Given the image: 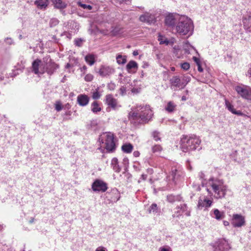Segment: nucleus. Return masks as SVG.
Returning a JSON list of instances; mask_svg holds the SVG:
<instances>
[{
    "mask_svg": "<svg viewBox=\"0 0 251 251\" xmlns=\"http://www.w3.org/2000/svg\"><path fill=\"white\" fill-rule=\"evenodd\" d=\"M167 200L170 202H173L176 201H180V198L179 196H175L170 195L167 196Z\"/></svg>",
    "mask_w": 251,
    "mask_h": 251,
    "instance_id": "33",
    "label": "nucleus"
},
{
    "mask_svg": "<svg viewBox=\"0 0 251 251\" xmlns=\"http://www.w3.org/2000/svg\"><path fill=\"white\" fill-rule=\"evenodd\" d=\"M183 82L186 83V85L190 81V77L189 76H185L183 79Z\"/></svg>",
    "mask_w": 251,
    "mask_h": 251,
    "instance_id": "51",
    "label": "nucleus"
},
{
    "mask_svg": "<svg viewBox=\"0 0 251 251\" xmlns=\"http://www.w3.org/2000/svg\"><path fill=\"white\" fill-rule=\"evenodd\" d=\"M176 105L172 101H169L165 107V109L169 112H173L176 109Z\"/></svg>",
    "mask_w": 251,
    "mask_h": 251,
    "instance_id": "29",
    "label": "nucleus"
},
{
    "mask_svg": "<svg viewBox=\"0 0 251 251\" xmlns=\"http://www.w3.org/2000/svg\"><path fill=\"white\" fill-rule=\"evenodd\" d=\"M194 27L193 21L190 18L187 16H181L178 18L175 30L180 35L190 36L193 33Z\"/></svg>",
    "mask_w": 251,
    "mask_h": 251,
    "instance_id": "4",
    "label": "nucleus"
},
{
    "mask_svg": "<svg viewBox=\"0 0 251 251\" xmlns=\"http://www.w3.org/2000/svg\"><path fill=\"white\" fill-rule=\"evenodd\" d=\"M91 110L93 113H96L100 111L101 108L97 101H94L91 104Z\"/></svg>",
    "mask_w": 251,
    "mask_h": 251,
    "instance_id": "25",
    "label": "nucleus"
},
{
    "mask_svg": "<svg viewBox=\"0 0 251 251\" xmlns=\"http://www.w3.org/2000/svg\"><path fill=\"white\" fill-rule=\"evenodd\" d=\"M89 101V98L86 95L80 94L77 97V102L81 106L87 105Z\"/></svg>",
    "mask_w": 251,
    "mask_h": 251,
    "instance_id": "16",
    "label": "nucleus"
},
{
    "mask_svg": "<svg viewBox=\"0 0 251 251\" xmlns=\"http://www.w3.org/2000/svg\"><path fill=\"white\" fill-rule=\"evenodd\" d=\"M147 177V175H144V174H143V175H142V176H141V177L142 178V179H143V180H145V179H146Z\"/></svg>",
    "mask_w": 251,
    "mask_h": 251,
    "instance_id": "64",
    "label": "nucleus"
},
{
    "mask_svg": "<svg viewBox=\"0 0 251 251\" xmlns=\"http://www.w3.org/2000/svg\"><path fill=\"white\" fill-rule=\"evenodd\" d=\"M54 8L59 9L61 11L63 9V3L62 0H51Z\"/></svg>",
    "mask_w": 251,
    "mask_h": 251,
    "instance_id": "26",
    "label": "nucleus"
},
{
    "mask_svg": "<svg viewBox=\"0 0 251 251\" xmlns=\"http://www.w3.org/2000/svg\"><path fill=\"white\" fill-rule=\"evenodd\" d=\"M213 214L215 219L218 220H221L223 219L225 217L224 213L223 212H220L218 209H215L213 210Z\"/></svg>",
    "mask_w": 251,
    "mask_h": 251,
    "instance_id": "24",
    "label": "nucleus"
},
{
    "mask_svg": "<svg viewBox=\"0 0 251 251\" xmlns=\"http://www.w3.org/2000/svg\"><path fill=\"white\" fill-rule=\"evenodd\" d=\"M77 3V4L79 6L81 7L82 8H83L84 9H88L89 10H91L92 8V7L90 5H87V4H83L81 1H79Z\"/></svg>",
    "mask_w": 251,
    "mask_h": 251,
    "instance_id": "39",
    "label": "nucleus"
},
{
    "mask_svg": "<svg viewBox=\"0 0 251 251\" xmlns=\"http://www.w3.org/2000/svg\"><path fill=\"white\" fill-rule=\"evenodd\" d=\"M158 40L159 41L160 44L168 45L170 44L169 41L165 37L160 33L158 34Z\"/></svg>",
    "mask_w": 251,
    "mask_h": 251,
    "instance_id": "28",
    "label": "nucleus"
},
{
    "mask_svg": "<svg viewBox=\"0 0 251 251\" xmlns=\"http://www.w3.org/2000/svg\"><path fill=\"white\" fill-rule=\"evenodd\" d=\"M162 150V148L160 145H156L152 147V151L154 153L159 152Z\"/></svg>",
    "mask_w": 251,
    "mask_h": 251,
    "instance_id": "37",
    "label": "nucleus"
},
{
    "mask_svg": "<svg viewBox=\"0 0 251 251\" xmlns=\"http://www.w3.org/2000/svg\"><path fill=\"white\" fill-rule=\"evenodd\" d=\"M57 66L52 62L49 56L45 57L43 60L36 59L32 63L33 71L36 74H43L47 72L49 75H51Z\"/></svg>",
    "mask_w": 251,
    "mask_h": 251,
    "instance_id": "3",
    "label": "nucleus"
},
{
    "mask_svg": "<svg viewBox=\"0 0 251 251\" xmlns=\"http://www.w3.org/2000/svg\"><path fill=\"white\" fill-rule=\"evenodd\" d=\"M84 40L82 38H77L74 41L75 44V46L78 47H81L83 43L84 42Z\"/></svg>",
    "mask_w": 251,
    "mask_h": 251,
    "instance_id": "38",
    "label": "nucleus"
},
{
    "mask_svg": "<svg viewBox=\"0 0 251 251\" xmlns=\"http://www.w3.org/2000/svg\"><path fill=\"white\" fill-rule=\"evenodd\" d=\"M54 107L55 109L57 111H61L62 109V104L61 101L60 100L56 101L54 103Z\"/></svg>",
    "mask_w": 251,
    "mask_h": 251,
    "instance_id": "36",
    "label": "nucleus"
},
{
    "mask_svg": "<svg viewBox=\"0 0 251 251\" xmlns=\"http://www.w3.org/2000/svg\"><path fill=\"white\" fill-rule=\"evenodd\" d=\"M235 90L242 98L251 100V88L246 85H237L235 87Z\"/></svg>",
    "mask_w": 251,
    "mask_h": 251,
    "instance_id": "7",
    "label": "nucleus"
},
{
    "mask_svg": "<svg viewBox=\"0 0 251 251\" xmlns=\"http://www.w3.org/2000/svg\"><path fill=\"white\" fill-rule=\"evenodd\" d=\"M170 81L172 86L176 88L182 89L186 86V83L181 82L180 78L177 76H173Z\"/></svg>",
    "mask_w": 251,
    "mask_h": 251,
    "instance_id": "14",
    "label": "nucleus"
},
{
    "mask_svg": "<svg viewBox=\"0 0 251 251\" xmlns=\"http://www.w3.org/2000/svg\"><path fill=\"white\" fill-rule=\"evenodd\" d=\"M131 92L133 93H138L139 92V91H138V89L133 88L131 90Z\"/></svg>",
    "mask_w": 251,
    "mask_h": 251,
    "instance_id": "61",
    "label": "nucleus"
},
{
    "mask_svg": "<svg viewBox=\"0 0 251 251\" xmlns=\"http://www.w3.org/2000/svg\"><path fill=\"white\" fill-rule=\"evenodd\" d=\"M225 105L228 110L231 112L233 113L235 109L233 108V106L227 100H225Z\"/></svg>",
    "mask_w": 251,
    "mask_h": 251,
    "instance_id": "35",
    "label": "nucleus"
},
{
    "mask_svg": "<svg viewBox=\"0 0 251 251\" xmlns=\"http://www.w3.org/2000/svg\"><path fill=\"white\" fill-rule=\"evenodd\" d=\"M184 50L185 51V52L187 54L190 53V50L191 48H193V47L189 44L186 43L184 46Z\"/></svg>",
    "mask_w": 251,
    "mask_h": 251,
    "instance_id": "41",
    "label": "nucleus"
},
{
    "mask_svg": "<svg viewBox=\"0 0 251 251\" xmlns=\"http://www.w3.org/2000/svg\"><path fill=\"white\" fill-rule=\"evenodd\" d=\"M93 78H94V76L93 75H92L91 74H87L84 77V79L87 82H90V81H92Z\"/></svg>",
    "mask_w": 251,
    "mask_h": 251,
    "instance_id": "43",
    "label": "nucleus"
},
{
    "mask_svg": "<svg viewBox=\"0 0 251 251\" xmlns=\"http://www.w3.org/2000/svg\"><path fill=\"white\" fill-rule=\"evenodd\" d=\"M232 113L240 116L244 115L240 111H236L235 109L234 110Z\"/></svg>",
    "mask_w": 251,
    "mask_h": 251,
    "instance_id": "54",
    "label": "nucleus"
},
{
    "mask_svg": "<svg viewBox=\"0 0 251 251\" xmlns=\"http://www.w3.org/2000/svg\"><path fill=\"white\" fill-rule=\"evenodd\" d=\"M75 65L74 63H72L71 62L68 63L65 66V70H67V71L69 73H73L74 72V67Z\"/></svg>",
    "mask_w": 251,
    "mask_h": 251,
    "instance_id": "34",
    "label": "nucleus"
},
{
    "mask_svg": "<svg viewBox=\"0 0 251 251\" xmlns=\"http://www.w3.org/2000/svg\"><path fill=\"white\" fill-rule=\"evenodd\" d=\"M138 68L137 63L133 60L130 61L126 65V68L128 73H131L132 70H136Z\"/></svg>",
    "mask_w": 251,
    "mask_h": 251,
    "instance_id": "21",
    "label": "nucleus"
},
{
    "mask_svg": "<svg viewBox=\"0 0 251 251\" xmlns=\"http://www.w3.org/2000/svg\"><path fill=\"white\" fill-rule=\"evenodd\" d=\"M178 19L173 14H169L165 18V24L168 26H172L175 24L176 21Z\"/></svg>",
    "mask_w": 251,
    "mask_h": 251,
    "instance_id": "19",
    "label": "nucleus"
},
{
    "mask_svg": "<svg viewBox=\"0 0 251 251\" xmlns=\"http://www.w3.org/2000/svg\"><path fill=\"white\" fill-rule=\"evenodd\" d=\"M92 189L95 192H105L108 189L107 184L100 179H96L92 184Z\"/></svg>",
    "mask_w": 251,
    "mask_h": 251,
    "instance_id": "10",
    "label": "nucleus"
},
{
    "mask_svg": "<svg viewBox=\"0 0 251 251\" xmlns=\"http://www.w3.org/2000/svg\"><path fill=\"white\" fill-rule=\"evenodd\" d=\"M152 136H153V139H154V140H155L156 141H159V140H160V134L159 132H157V131H153L152 132Z\"/></svg>",
    "mask_w": 251,
    "mask_h": 251,
    "instance_id": "40",
    "label": "nucleus"
},
{
    "mask_svg": "<svg viewBox=\"0 0 251 251\" xmlns=\"http://www.w3.org/2000/svg\"><path fill=\"white\" fill-rule=\"evenodd\" d=\"M173 52L177 58H180L181 57V50L179 46L176 45L174 47Z\"/></svg>",
    "mask_w": 251,
    "mask_h": 251,
    "instance_id": "31",
    "label": "nucleus"
},
{
    "mask_svg": "<svg viewBox=\"0 0 251 251\" xmlns=\"http://www.w3.org/2000/svg\"><path fill=\"white\" fill-rule=\"evenodd\" d=\"M247 75L249 76V77H251V64L250 65V67L247 71Z\"/></svg>",
    "mask_w": 251,
    "mask_h": 251,
    "instance_id": "58",
    "label": "nucleus"
},
{
    "mask_svg": "<svg viewBox=\"0 0 251 251\" xmlns=\"http://www.w3.org/2000/svg\"><path fill=\"white\" fill-rule=\"evenodd\" d=\"M100 147L99 149L106 150L108 152L113 151L115 150L116 146L114 134L110 132L101 134L99 137Z\"/></svg>",
    "mask_w": 251,
    "mask_h": 251,
    "instance_id": "6",
    "label": "nucleus"
},
{
    "mask_svg": "<svg viewBox=\"0 0 251 251\" xmlns=\"http://www.w3.org/2000/svg\"><path fill=\"white\" fill-rule=\"evenodd\" d=\"M71 106H72V105L70 103H67L64 106V109H67V110H68L71 108Z\"/></svg>",
    "mask_w": 251,
    "mask_h": 251,
    "instance_id": "56",
    "label": "nucleus"
},
{
    "mask_svg": "<svg viewBox=\"0 0 251 251\" xmlns=\"http://www.w3.org/2000/svg\"><path fill=\"white\" fill-rule=\"evenodd\" d=\"M201 143L199 137L195 135H182L180 141V148L185 152L196 150Z\"/></svg>",
    "mask_w": 251,
    "mask_h": 251,
    "instance_id": "5",
    "label": "nucleus"
},
{
    "mask_svg": "<svg viewBox=\"0 0 251 251\" xmlns=\"http://www.w3.org/2000/svg\"><path fill=\"white\" fill-rule=\"evenodd\" d=\"M73 112L71 110H68L65 112V115L67 119H69L72 115Z\"/></svg>",
    "mask_w": 251,
    "mask_h": 251,
    "instance_id": "49",
    "label": "nucleus"
},
{
    "mask_svg": "<svg viewBox=\"0 0 251 251\" xmlns=\"http://www.w3.org/2000/svg\"><path fill=\"white\" fill-rule=\"evenodd\" d=\"M107 87L110 90L112 91L115 88V85L113 83H110L108 84Z\"/></svg>",
    "mask_w": 251,
    "mask_h": 251,
    "instance_id": "48",
    "label": "nucleus"
},
{
    "mask_svg": "<svg viewBox=\"0 0 251 251\" xmlns=\"http://www.w3.org/2000/svg\"><path fill=\"white\" fill-rule=\"evenodd\" d=\"M114 69L110 66H101L98 72L99 75L105 77L113 74Z\"/></svg>",
    "mask_w": 251,
    "mask_h": 251,
    "instance_id": "13",
    "label": "nucleus"
},
{
    "mask_svg": "<svg viewBox=\"0 0 251 251\" xmlns=\"http://www.w3.org/2000/svg\"><path fill=\"white\" fill-rule=\"evenodd\" d=\"M122 149L126 153H130L133 150V146L130 144H126L122 146Z\"/></svg>",
    "mask_w": 251,
    "mask_h": 251,
    "instance_id": "27",
    "label": "nucleus"
},
{
    "mask_svg": "<svg viewBox=\"0 0 251 251\" xmlns=\"http://www.w3.org/2000/svg\"><path fill=\"white\" fill-rule=\"evenodd\" d=\"M111 167H112L113 170L117 173H119L121 171V168L119 167L118 164V161L117 158H113L111 160Z\"/></svg>",
    "mask_w": 251,
    "mask_h": 251,
    "instance_id": "22",
    "label": "nucleus"
},
{
    "mask_svg": "<svg viewBox=\"0 0 251 251\" xmlns=\"http://www.w3.org/2000/svg\"><path fill=\"white\" fill-rule=\"evenodd\" d=\"M101 96V94L98 91V89H96V91L93 93L92 98L93 99L97 100L99 99Z\"/></svg>",
    "mask_w": 251,
    "mask_h": 251,
    "instance_id": "42",
    "label": "nucleus"
},
{
    "mask_svg": "<svg viewBox=\"0 0 251 251\" xmlns=\"http://www.w3.org/2000/svg\"><path fill=\"white\" fill-rule=\"evenodd\" d=\"M193 59L195 61V62L196 63L197 65H199V64H201V61H200V59L198 58H197V57H196L195 56H194L193 57Z\"/></svg>",
    "mask_w": 251,
    "mask_h": 251,
    "instance_id": "53",
    "label": "nucleus"
},
{
    "mask_svg": "<svg viewBox=\"0 0 251 251\" xmlns=\"http://www.w3.org/2000/svg\"><path fill=\"white\" fill-rule=\"evenodd\" d=\"M211 245L213 251H228L230 249L229 244L225 239H220Z\"/></svg>",
    "mask_w": 251,
    "mask_h": 251,
    "instance_id": "8",
    "label": "nucleus"
},
{
    "mask_svg": "<svg viewBox=\"0 0 251 251\" xmlns=\"http://www.w3.org/2000/svg\"><path fill=\"white\" fill-rule=\"evenodd\" d=\"M85 61L90 66L93 65L95 62V56L92 54H89L85 57Z\"/></svg>",
    "mask_w": 251,
    "mask_h": 251,
    "instance_id": "23",
    "label": "nucleus"
},
{
    "mask_svg": "<svg viewBox=\"0 0 251 251\" xmlns=\"http://www.w3.org/2000/svg\"><path fill=\"white\" fill-rule=\"evenodd\" d=\"M206 187L208 193L217 199L224 198L227 189L223 180L214 177L208 180Z\"/></svg>",
    "mask_w": 251,
    "mask_h": 251,
    "instance_id": "2",
    "label": "nucleus"
},
{
    "mask_svg": "<svg viewBox=\"0 0 251 251\" xmlns=\"http://www.w3.org/2000/svg\"><path fill=\"white\" fill-rule=\"evenodd\" d=\"M148 211L150 213H157L158 211V209L157 204L156 203L152 204L149 208Z\"/></svg>",
    "mask_w": 251,
    "mask_h": 251,
    "instance_id": "32",
    "label": "nucleus"
},
{
    "mask_svg": "<svg viewBox=\"0 0 251 251\" xmlns=\"http://www.w3.org/2000/svg\"><path fill=\"white\" fill-rule=\"evenodd\" d=\"M139 19L140 21L143 22H146L149 24L154 23L155 22V18L153 15L149 13H146L142 15Z\"/></svg>",
    "mask_w": 251,
    "mask_h": 251,
    "instance_id": "15",
    "label": "nucleus"
},
{
    "mask_svg": "<svg viewBox=\"0 0 251 251\" xmlns=\"http://www.w3.org/2000/svg\"><path fill=\"white\" fill-rule=\"evenodd\" d=\"M133 154L135 156L137 157L139 155V152L138 151H134Z\"/></svg>",
    "mask_w": 251,
    "mask_h": 251,
    "instance_id": "63",
    "label": "nucleus"
},
{
    "mask_svg": "<svg viewBox=\"0 0 251 251\" xmlns=\"http://www.w3.org/2000/svg\"><path fill=\"white\" fill-rule=\"evenodd\" d=\"M105 102L109 107L113 109H116L120 106L118 104L116 99H114L112 95L109 94L105 96Z\"/></svg>",
    "mask_w": 251,
    "mask_h": 251,
    "instance_id": "12",
    "label": "nucleus"
},
{
    "mask_svg": "<svg viewBox=\"0 0 251 251\" xmlns=\"http://www.w3.org/2000/svg\"><path fill=\"white\" fill-rule=\"evenodd\" d=\"M153 116V112L149 105H137L129 113V118L131 121L138 123H147Z\"/></svg>",
    "mask_w": 251,
    "mask_h": 251,
    "instance_id": "1",
    "label": "nucleus"
},
{
    "mask_svg": "<svg viewBox=\"0 0 251 251\" xmlns=\"http://www.w3.org/2000/svg\"><path fill=\"white\" fill-rule=\"evenodd\" d=\"M5 41L8 44H11L12 43L13 40L11 38H7L5 40Z\"/></svg>",
    "mask_w": 251,
    "mask_h": 251,
    "instance_id": "55",
    "label": "nucleus"
},
{
    "mask_svg": "<svg viewBox=\"0 0 251 251\" xmlns=\"http://www.w3.org/2000/svg\"><path fill=\"white\" fill-rule=\"evenodd\" d=\"M183 176V173L181 170L173 168L172 169L170 175L167 177V179L168 181L172 180V182L175 184L180 180Z\"/></svg>",
    "mask_w": 251,
    "mask_h": 251,
    "instance_id": "9",
    "label": "nucleus"
},
{
    "mask_svg": "<svg viewBox=\"0 0 251 251\" xmlns=\"http://www.w3.org/2000/svg\"><path fill=\"white\" fill-rule=\"evenodd\" d=\"M176 211L174 212V214H173V217L174 218L178 217L181 214V212L180 209H177V208H176Z\"/></svg>",
    "mask_w": 251,
    "mask_h": 251,
    "instance_id": "47",
    "label": "nucleus"
},
{
    "mask_svg": "<svg viewBox=\"0 0 251 251\" xmlns=\"http://www.w3.org/2000/svg\"><path fill=\"white\" fill-rule=\"evenodd\" d=\"M223 224L225 226H227L229 225V222L228 221H223Z\"/></svg>",
    "mask_w": 251,
    "mask_h": 251,
    "instance_id": "62",
    "label": "nucleus"
},
{
    "mask_svg": "<svg viewBox=\"0 0 251 251\" xmlns=\"http://www.w3.org/2000/svg\"><path fill=\"white\" fill-rule=\"evenodd\" d=\"M117 62L119 64H124L126 62V57L119 54L116 57Z\"/></svg>",
    "mask_w": 251,
    "mask_h": 251,
    "instance_id": "30",
    "label": "nucleus"
},
{
    "mask_svg": "<svg viewBox=\"0 0 251 251\" xmlns=\"http://www.w3.org/2000/svg\"><path fill=\"white\" fill-rule=\"evenodd\" d=\"M245 217L241 214H234L232 216L231 224L235 227H240L245 225Z\"/></svg>",
    "mask_w": 251,
    "mask_h": 251,
    "instance_id": "11",
    "label": "nucleus"
},
{
    "mask_svg": "<svg viewBox=\"0 0 251 251\" xmlns=\"http://www.w3.org/2000/svg\"><path fill=\"white\" fill-rule=\"evenodd\" d=\"M212 203L211 200H207L206 198L204 199H200L198 203V207L200 209H201L203 207L207 208L210 207Z\"/></svg>",
    "mask_w": 251,
    "mask_h": 251,
    "instance_id": "17",
    "label": "nucleus"
},
{
    "mask_svg": "<svg viewBox=\"0 0 251 251\" xmlns=\"http://www.w3.org/2000/svg\"><path fill=\"white\" fill-rule=\"evenodd\" d=\"M198 70L200 72H202L203 71V69L202 67H201V64L199 65H198Z\"/></svg>",
    "mask_w": 251,
    "mask_h": 251,
    "instance_id": "59",
    "label": "nucleus"
},
{
    "mask_svg": "<svg viewBox=\"0 0 251 251\" xmlns=\"http://www.w3.org/2000/svg\"><path fill=\"white\" fill-rule=\"evenodd\" d=\"M87 68L85 65H84L82 67L80 68L82 74L84 75L85 74V72L87 70Z\"/></svg>",
    "mask_w": 251,
    "mask_h": 251,
    "instance_id": "52",
    "label": "nucleus"
},
{
    "mask_svg": "<svg viewBox=\"0 0 251 251\" xmlns=\"http://www.w3.org/2000/svg\"><path fill=\"white\" fill-rule=\"evenodd\" d=\"M58 24V21L56 19H51L50 21V26H54Z\"/></svg>",
    "mask_w": 251,
    "mask_h": 251,
    "instance_id": "45",
    "label": "nucleus"
},
{
    "mask_svg": "<svg viewBox=\"0 0 251 251\" xmlns=\"http://www.w3.org/2000/svg\"><path fill=\"white\" fill-rule=\"evenodd\" d=\"M243 25L245 28L249 32H251V12L243 19Z\"/></svg>",
    "mask_w": 251,
    "mask_h": 251,
    "instance_id": "18",
    "label": "nucleus"
},
{
    "mask_svg": "<svg viewBox=\"0 0 251 251\" xmlns=\"http://www.w3.org/2000/svg\"><path fill=\"white\" fill-rule=\"evenodd\" d=\"M181 67L184 70H188L190 68V64L187 62H184L181 64Z\"/></svg>",
    "mask_w": 251,
    "mask_h": 251,
    "instance_id": "44",
    "label": "nucleus"
},
{
    "mask_svg": "<svg viewBox=\"0 0 251 251\" xmlns=\"http://www.w3.org/2000/svg\"><path fill=\"white\" fill-rule=\"evenodd\" d=\"M120 93L121 95H124L126 94V89L125 87L122 86L119 90Z\"/></svg>",
    "mask_w": 251,
    "mask_h": 251,
    "instance_id": "50",
    "label": "nucleus"
},
{
    "mask_svg": "<svg viewBox=\"0 0 251 251\" xmlns=\"http://www.w3.org/2000/svg\"><path fill=\"white\" fill-rule=\"evenodd\" d=\"M177 209H180L181 212H184L187 210V206L185 204H180L177 207Z\"/></svg>",
    "mask_w": 251,
    "mask_h": 251,
    "instance_id": "46",
    "label": "nucleus"
},
{
    "mask_svg": "<svg viewBox=\"0 0 251 251\" xmlns=\"http://www.w3.org/2000/svg\"><path fill=\"white\" fill-rule=\"evenodd\" d=\"M118 2H119L120 3H123V2H127L130 1V0H116Z\"/></svg>",
    "mask_w": 251,
    "mask_h": 251,
    "instance_id": "60",
    "label": "nucleus"
},
{
    "mask_svg": "<svg viewBox=\"0 0 251 251\" xmlns=\"http://www.w3.org/2000/svg\"><path fill=\"white\" fill-rule=\"evenodd\" d=\"M95 251H106V249L103 247H99L97 248Z\"/></svg>",
    "mask_w": 251,
    "mask_h": 251,
    "instance_id": "57",
    "label": "nucleus"
},
{
    "mask_svg": "<svg viewBox=\"0 0 251 251\" xmlns=\"http://www.w3.org/2000/svg\"><path fill=\"white\" fill-rule=\"evenodd\" d=\"M49 3V0H36L34 2V4L40 9H45Z\"/></svg>",
    "mask_w": 251,
    "mask_h": 251,
    "instance_id": "20",
    "label": "nucleus"
}]
</instances>
